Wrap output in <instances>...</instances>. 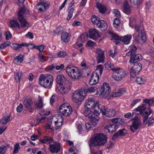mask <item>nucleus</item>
<instances>
[{
	"mask_svg": "<svg viewBox=\"0 0 154 154\" xmlns=\"http://www.w3.org/2000/svg\"><path fill=\"white\" fill-rule=\"evenodd\" d=\"M107 140L106 135L101 133H97L95 135L93 138L89 140V144L90 146L103 145L106 142Z\"/></svg>",
	"mask_w": 154,
	"mask_h": 154,
	"instance_id": "f257e3e1",
	"label": "nucleus"
},
{
	"mask_svg": "<svg viewBox=\"0 0 154 154\" xmlns=\"http://www.w3.org/2000/svg\"><path fill=\"white\" fill-rule=\"evenodd\" d=\"M100 109H94V112L90 110L85 109L83 112L84 116L89 119L93 126H95L97 125L99 119L98 111L100 110Z\"/></svg>",
	"mask_w": 154,
	"mask_h": 154,
	"instance_id": "f03ea898",
	"label": "nucleus"
},
{
	"mask_svg": "<svg viewBox=\"0 0 154 154\" xmlns=\"http://www.w3.org/2000/svg\"><path fill=\"white\" fill-rule=\"evenodd\" d=\"M53 77L49 74H41L39 77V83L45 88H51L53 84Z\"/></svg>",
	"mask_w": 154,
	"mask_h": 154,
	"instance_id": "7ed1b4c3",
	"label": "nucleus"
},
{
	"mask_svg": "<svg viewBox=\"0 0 154 154\" xmlns=\"http://www.w3.org/2000/svg\"><path fill=\"white\" fill-rule=\"evenodd\" d=\"M134 111L139 112V114L143 117V123L147 120L149 115L152 112L151 108L150 107L147 108L146 105L144 104L136 108Z\"/></svg>",
	"mask_w": 154,
	"mask_h": 154,
	"instance_id": "20e7f679",
	"label": "nucleus"
},
{
	"mask_svg": "<svg viewBox=\"0 0 154 154\" xmlns=\"http://www.w3.org/2000/svg\"><path fill=\"white\" fill-rule=\"evenodd\" d=\"M91 21L94 26L100 29L101 31H104L107 29V25L105 21L96 15H93L91 18Z\"/></svg>",
	"mask_w": 154,
	"mask_h": 154,
	"instance_id": "39448f33",
	"label": "nucleus"
},
{
	"mask_svg": "<svg viewBox=\"0 0 154 154\" xmlns=\"http://www.w3.org/2000/svg\"><path fill=\"white\" fill-rule=\"evenodd\" d=\"M103 70V65L101 64L98 65L95 72L93 73L91 76L89 81V84L91 85H93L96 84L99 81V75L102 74Z\"/></svg>",
	"mask_w": 154,
	"mask_h": 154,
	"instance_id": "423d86ee",
	"label": "nucleus"
},
{
	"mask_svg": "<svg viewBox=\"0 0 154 154\" xmlns=\"http://www.w3.org/2000/svg\"><path fill=\"white\" fill-rule=\"evenodd\" d=\"M86 95L85 91L78 90L74 92L72 94V100L74 103L80 104Z\"/></svg>",
	"mask_w": 154,
	"mask_h": 154,
	"instance_id": "0eeeda50",
	"label": "nucleus"
},
{
	"mask_svg": "<svg viewBox=\"0 0 154 154\" xmlns=\"http://www.w3.org/2000/svg\"><path fill=\"white\" fill-rule=\"evenodd\" d=\"M110 90V87L108 84L104 82L101 86L100 90L98 91V94L99 95L103 94L104 98L108 99L111 97V93L109 91Z\"/></svg>",
	"mask_w": 154,
	"mask_h": 154,
	"instance_id": "6e6552de",
	"label": "nucleus"
},
{
	"mask_svg": "<svg viewBox=\"0 0 154 154\" xmlns=\"http://www.w3.org/2000/svg\"><path fill=\"white\" fill-rule=\"evenodd\" d=\"M98 102V101H96L94 98H89L86 100L85 103V107L86 108V109L89 110L93 109L94 110L100 109Z\"/></svg>",
	"mask_w": 154,
	"mask_h": 154,
	"instance_id": "1a4fd4ad",
	"label": "nucleus"
},
{
	"mask_svg": "<svg viewBox=\"0 0 154 154\" xmlns=\"http://www.w3.org/2000/svg\"><path fill=\"white\" fill-rule=\"evenodd\" d=\"M132 124L130 126V129L131 132L134 133L142 125V122L137 116H135L130 121Z\"/></svg>",
	"mask_w": 154,
	"mask_h": 154,
	"instance_id": "9d476101",
	"label": "nucleus"
},
{
	"mask_svg": "<svg viewBox=\"0 0 154 154\" xmlns=\"http://www.w3.org/2000/svg\"><path fill=\"white\" fill-rule=\"evenodd\" d=\"M116 70H114V73L112 74V77L115 80L119 81L121 80L125 75V70L120 67H116Z\"/></svg>",
	"mask_w": 154,
	"mask_h": 154,
	"instance_id": "9b49d317",
	"label": "nucleus"
},
{
	"mask_svg": "<svg viewBox=\"0 0 154 154\" xmlns=\"http://www.w3.org/2000/svg\"><path fill=\"white\" fill-rule=\"evenodd\" d=\"M100 111L103 115L109 118L114 117L116 114V112L114 109L106 108L104 106L101 107Z\"/></svg>",
	"mask_w": 154,
	"mask_h": 154,
	"instance_id": "f8f14e48",
	"label": "nucleus"
},
{
	"mask_svg": "<svg viewBox=\"0 0 154 154\" xmlns=\"http://www.w3.org/2000/svg\"><path fill=\"white\" fill-rule=\"evenodd\" d=\"M49 5L47 2L41 1L37 4L36 8L39 12L42 13L49 8Z\"/></svg>",
	"mask_w": 154,
	"mask_h": 154,
	"instance_id": "ddd939ff",
	"label": "nucleus"
},
{
	"mask_svg": "<svg viewBox=\"0 0 154 154\" xmlns=\"http://www.w3.org/2000/svg\"><path fill=\"white\" fill-rule=\"evenodd\" d=\"M134 65L131 67L130 74L131 77H134L142 69V65L140 63H134Z\"/></svg>",
	"mask_w": 154,
	"mask_h": 154,
	"instance_id": "4468645a",
	"label": "nucleus"
},
{
	"mask_svg": "<svg viewBox=\"0 0 154 154\" xmlns=\"http://www.w3.org/2000/svg\"><path fill=\"white\" fill-rule=\"evenodd\" d=\"M96 54L97 55V60L98 63L103 62L104 61V52L100 48H96L95 50Z\"/></svg>",
	"mask_w": 154,
	"mask_h": 154,
	"instance_id": "2eb2a0df",
	"label": "nucleus"
},
{
	"mask_svg": "<svg viewBox=\"0 0 154 154\" xmlns=\"http://www.w3.org/2000/svg\"><path fill=\"white\" fill-rule=\"evenodd\" d=\"M60 145L57 142L54 143L53 144H50L48 149L52 153H57L60 150Z\"/></svg>",
	"mask_w": 154,
	"mask_h": 154,
	"instance_id": "dca6fc26",
	"label": "nucleus"
},
{
	"mask_svg": "<svg viewBox=\"0 0 154 154\" xmlns=\"http://www.w3.org/2000/svg\"><path fill=\"white\" fill-rule=\"evenodd\" d=\"M98 31L94 28L91 29L89 30V37L90 38L95 40L98 38L100 37Z\"/></svg>",
	"mask_w": 154,
	"mask_h": 154,
	"instance_id": "f3484780",
	"label": "nucleus"
},
{
	"mask_svg": "<svg viewBox=\"0 0 154 154\" xmlns=\"http://www.w3.org/2000/svg\"><path fill=\"white\" fill-rule=\"evenodd\" d=\"M142 59V55L139 54H133L130 56V59L129 62L131 63H135Z\"/></svg>",
	"mask_w": 154,
	"mask_h": 154,
	"instance_id": "a211bd4d",
	"label": "nucleus"
},
{
	"mask_svg": "<svg viewBox=\"0 0 154 154\" xmlns=\"http://www.w3.org/2000/svg\"><path fill=\"white\" fill-rule=\"evenodd\" d=\"M82 73L79 69L77 68L74 69L71 72V75H68L69 76L71 77L73 79H79L82 76Z\"/></svg>",
	"mask_w": 154,
	"mask_h": 154,
	"instance_id": "6ab92c4d",
	"label": "nucleus"
},
{
	"mask_svg": "<svg viewBox=\"0 0 154 154\" xmlns=\"http://www.w3.org/2000/svg\"><path fill=\"white\" fill-rule=\"evenodd\" d=\"M23 104L29 110L30 112H32L34 109L32 106V100L31 99H26L24 100Z\"/></svg>",
	"mask_w": 154,
	"mask_h": 154,
	"instance_id": "aec40b11",
	"label": "nucleus"
},
{
	"mask_svg": "<svg viewBox=\"0 0 154 154\" xmlns=\"http://www.w3.org/2000/svg\"><path fill=\"white\" fill-rule=\"evenodd\" d=\"M119 128L118 125L115 124H109L106 126L105 128V131H108L109 133H112L115 131Z\"/></svg>",
	"mask_w": 154,
	"mask_h": 154,
	"instance_id": "412c9836",
	"label": "nucleus"
},
{
	"mask_svg": "<svg viewBox=\"0 0 154 154\" xmlns=\"http://www.w3.org/2000/svg\"><path fill=\"white\" fill-rule=\"evenodd\" d=\"M127 132V130L125 128L119 130L114 134L112 137V139L113 140H115L119 136H125Z\"/></svg>",
	"mask_w": 154,
	"mask_h": 154,
	"instance_id": "4be33fe9",
	"label": "nucleus"
},
{
	"mask_svg": "<svg viewBox=\"0 0 154 154\" xmlns=\"http://www.w3.org/2000/svg\"><path fill=\"white\" fill-rule=\"evenodd\" d=\"M132 38V35H127L120 37V41L124 44L127 45L129 44Z\"/></svg>",
	"mask_w": 154,
	"mask_h": 154,
	"instance_id": "5701e85b",
	"label": "nucleus"
},
{
	"mask_svg": "<svg viewBox=\"0 0 154 154\" xmlns=\"http://www.w3.org/2000/svg\"><path fill=\"white\" fill-rule=\"evenodd\" d=\"M39 141L43 143L49 144L53 142L54 140L53 138L49 136H45L42 139H40Z\"/></svg>",
	"mask_w": 154,
	"mask_h": 154,
	"instance_id": "b1692460",
	"label": "nucleus"
},
{
	"mask_svg": "<svg viewBox=\"0 0 154 154\" xmlns=\"http://www.w3.org/2000/svg\"><path fill=\"white\" fill-rule=\"evenodd\" d=\"M123 11L127 14H129L131 12V9L130 6L128 4L127 2H125L123 3L122 6Z\"/></svg>",
	"mask_w": 154,
	"mask_h": 154,
	"instance_id": "393cba45",
	"label": "nucleus"
},
{
	"mask_svg": "<svg viewBox=\"0 0 154 154\" xmlns=\"http://www.w3.org/2000/svg\"><path fill=\"white\" fill-rule=\"evenodd\" d=\"M38 101L34 102V106L37 109H41L43 106V101L42 97L40 96H38Z\"/></svg>",
	"mask_w": 154,
	"mask_h": 154,
	"instance_id": "a878e982",
	"label": "nucleus"
},
{
	"mask_svg": "<svg viewBox=\"0 0 154 154\" xmlns=\"http://www.w3.org/2000/svg\"><path fill=\"white\" fill-rule=\"evenodd\" d=\"M44 115V114H39L37 116V120L34 121V126H36L40 123L43 122L42 121L44 120L45 119V116H43V115Z\"/></svg>",
	"mask_w": 154,
	"mask_h": 154,
	"instance_id": "bb28decb",
	"label": "nucleus"
},
{
	"mask_svg": "<svg viewBox=\"0 0 154 154\" xmlns=\"http://www.w3.org/2000/svg\"><path fill=\"white\" fill-rule=\"evenodd\" d=\"M105 68L107 70H112L114 71L116 70V67L115 68L114 66V65L112 63L109 61H107L104 64Z\"/></svg>",
	"mask_w": 154,
	"mask_h": 154,
	"instance_id": "cd10ccee",
	"label": "nucleus"
},
{
	"mask_svg": "<svg viewBox=\"0 0 154 154\" xmlns=\"http://www.w3.org/2000/svg\"><path fill=\"white\" fill-rule=\"evenodd\" d=\"M69 105V104L67 103H65L62 104L59 107V111L62 115H63V113L65 111H68L67 107Z\"/></svg>",
	"mask_w": 154,
	"mask_h": 154,
	"instance_id": "c85d7f7f",
	"label": "nucleus"
},
{
	"mask_svg": "<svg viewBox=\"0 0 154 154\" xmlns=\"http://www.w3.org/2000/svg\"><path fill=\"white\" fill-rule=\"evenodd\" d=\"M61 39L64 42L66 43L69 41V38L68 34L66 32H63L61 36Z\"/></svg>",
	"mask_w": 154,
	"mask_h": 154,
	"instance_id": "c756f323",
	"label": "nucleus"
},
{
	"mask_svg": "<svg viewBox=\"0 0 154 154\" xmlns=\"http://www.w3.org/2000/svg\"><path fill=\"white\" fill-rule=\"evenodd\" d=\"M97 7L100 13L103 14L105 13L106 11V8L104 5L98 3H97Z\"/></svg>",
	"mask_w": 154,
	"mask_h": 154,
	"instance_id": "7c9ffc66",
	"label": "nucleus"
},
{
	"mask_svg": "<svg viewBox=\"0 0 154 154\" xmlns=\"http://www.w3.org/2000/svg\"><path fill=\"white\" fill-rule=\"evenodd\" d=\"M9 26L11 28L17 27L19 28L20 27V24L16 20H11L9 23Z\"/></svg>",
	"mask_w": 154,
	"mask_h": 154,
	"instance_id": "2f4dec72",
	"label": "nucleus"
},
{
	"mask_svg": "<svg viewBox=\"0 0 154 154\" xmlns=\"http://www.w3.org/2000/svg\"><path fill=\"white\" fill-rule=\"evenodd\" d=\"M134 29L136 32H137V34H138V35L136 37L134 34L133 36L134 37L135 40L137 41L138 43L141 44V43H140L141 42L140 41V39H139L140 36L139 32L140 27L139 26L136 25L135 26Z\"/></svg>",
	"mask_w": 154,
	"mask_h": 154,
	"instance_id": "473e14b6",
	"label": "nucleus"
},
{
	"mask_svg": "<svg viewBox=\"0 0 154 154\" xmlns=\"http://www.w3.org/2000/svg\"><path fill=\"white\" fill-rule=\"evenodd\" d=\"M26 43H23L21 44H18L17 43H13L12 45L13 48L15 50L19 49V48H21L22 47L27 46H28Z\"/></svg>",
	"mask_w": 154,
	"mask_h": 154,
	"instance_id": "72a5a7b5",
	"label": "nucleus"
},
{
	"mask_svg": "<svg viewBox=\"0 0 154 154\" xmlns=\"http://www.w3.org/2000/svg\"><path fill=\"white\" fill-rule=\"evenodd\" d=\"M18 20L20 22L22 27L24 28L28 27V23L24 19V18L18 19Z\"/></svg>",
	"mask_w": 154,
	"mask_h": 154,
	"instance_id": "f704fd0d",
	"label": "nucleus"
},
{
	"mask_svg": "<svg viewBox=\"0 0 154 154\" xmlns=\"http://www.w3.org/2000/svg\"><path fill=\"white\" fill-rule=\"evenodd\" d=\"M22 74V71L20 70L17 71L16 73L14 72V76L15 79L17 82L20 81Z\"/></svg>",
	"mask_w": 154,
	"mask_h": 154,
	"instance_id": "c9c22d12",
	"label": "nucleus"
},
{
	"mask_svg": "<svg viewBox=\"0 0 154 154\" xmlns=\"http://www.w3.org/2000/svg\"><path fill=\"white\" fill-rule=\"evenodd\" d=\"M65 79V77L63 75H59L56 78V82L58 84L61 85Z\"/></svg>",
	"mask_w": 154,
	"mask_h": 154,
	"instance_id": "e433bc0d",
	"label": "nucleus"
},
{
	"mask_svg": "<svg viewBox=\"0 0 154 154\" xmlns=\"http://www.w3.org/2000/svg\"><path fill=\"white\" fill-rule=\"evenodd\" d=\"M131 3L133 4L135 8L139 7L142 4L141 0H130Z\"/></svg>",
	"mask_w": 154,
	"mask_h": 154,
	"instance_id": "4c0bfd02",
	"label": "nucleus"
},
{
	"mask_svg": "<svg viewBox=\"0 0 154 154\" xmlns=\"http://www.w3.org/2000/svg\"><path fill=\"white\" fill-rule=\"evenodd\" d=\"M88 35L87 33H84L78 37V40L80 41L81 42H84L87 40Z\"/></svg>",
	"mask_w": 154,
	"mask_h": 154,
	"instance_id": "58836bf2",
	"label": "nucleus"
},
{
	"mask_svg": "<svg viewBox=\"0 0 154 154\" xmlns=\"http://www.w3.org/2000/svg\"><path fill=\"white\" fill-rule=\"evenodd\" d=\"M70 88L65 87L62 86L60 89L59 91L62 94H65L69 92Z\"/></svg>",
	"mask_w": 154,
	"mask_h": 154,
	"instance_id": "ea45409f",
	"label": "nucleus"
},
{
	"mask_svg": "<svg viewBox=\"0 0 154 154\" xmlns=\"http://www.w3.org/2000/svg\"><path fill=\"white\" fill-rule=\"evenodd\" d=\"M11 117L10 115L7 117H3L1 119V122L3 125H5L10 120Z\"/></svg>",
	"mask_w": 154,
	"mask_h": 154,
	"instance_id": "a19ab883",
	"label": "nucleus"
},
{
	"mask_svg": "<svg viewBox=\"0 0 154 154\" xmlns=\"http://www.w3.org/2000/svg\"><path fill=\"white\" fill-rule=\"evenodd\" d=\"M62 121L60 122H59L58 121H55L54 123H55V127L53 128V131H56L61 126L62 124Z\"/></svg>",
	"mask_w": 154,
	"mask_h": 154,
	"instance_id": "79ce46f5",
	"label": "nucleus"
},
{
	"mask_svg": "<svg viewBox=\"0 0 154 154\" xmlns=\"http://www.w3.org/2000/svg\"><path fill=\"white\" fill-rule=\"evenodd\" d=\"M26 10L24 8H21L18 13V19L24 18L23 14L26 13Z\"/></svg>",
	"mask_w": 154,
	"mask_h": 154,
	"instance_id": "37998d69",
	"label": "nucleus"
},
{
	"mask_svg": "<svg viewBox=\"0 0 154 154\" xmlns=\"http://www.w3.org/2000/svg\"><path fill=\"white\" fill-rule=\"evenodd\" d=\"M20 149V147L19 143H15L14 145V149L12 154H15L18 153Z\"/></svg>",
	"mask_w": 154,
	"mask_h": 154,
	"instance_id": "c03bdc74",
	"label": "nucleus"
},
{
	"mask_svg": "<svg viewBox=\"0 0 154 154\" xmlns=\"http://www.w3.org/2000/svg\"><path fill=\"white\" fill-rule=\"evenodd\" d=\"M61 85L65 87L70 88L71 84L69 80H67L65 78V79L64 80L63 83Z\"/></svg>",
	"mask_w": 154,
	"mask_h": 154,
	"instance_id": "a18cd8bd",
	"label": "nucleus"
},
{
	"mask_svg": "<svg viewBox=\"0 0 154 154\" xmlns=\"http://www.w3.org/2000/svg\"><path fill=\"white\" fill-rule=\"evenodd\" d=\"M67 108H68V111H65L63 113V116H68L72 113V110L71 107L69 105L68 106Z\"/></svg>",
	"mask_w": 154,
	"mask_h": 154,
	"instance_id": "49530a36",
	"label": "nucleus"
},
{
	"mask_svg": "<svg viewBox=\"0 0 154 154\" xmlns=\"http://www.w3.org/2000/svg\"><path fill=\"white\" fill-rule=\"evenodd\" d=\"M154 102V101L152 99H145L143 101V103L148 104L149 106L152 105Z\"/></svg>",
	"mask_w": 154,
	"mask_h": 154,
	"instance_id": "de8ad7c7",
	"label": "nucleus"
},
{
	"mask_svg": "<svg viewBox=\"0 0 154 154\" xmlns=\"http://www.w3.org/2000/svg\"><path fill=\"white\" fill-rule=\"evenodd\" d=\"M75 69L74 67L70 65H68L66 68V72L68 75H71V72H72L73 69Z\"/></svg>",
	"mask_w": 154,
	"mask_h": 154,
	"instance_id": "09e8293b",
	"label": "nucleus"
},
{
	"mask_svg": "<svg viewBox=\"0 0 154 154\" xmlns=\"http://www.w3.org/2000/svg\"><path fill=\"white\" fill-rule=\"evenodd\" d=\"M11 43L8 41H6L2 43L0 45V49H4L6 48L7 46L10 45Z\"/></svg>",
	"mask_w": 154,
	"mask_h": 154,
	"instance_id": "8fccbe9b",
	"label": "nucleus"
},
{
	"mask_svg": "<svg viewBox=\"0 0 154 154\" xmlns=\"http://www.w3.org/2000/svg\"><path fill=\"white\" fill-rule=\"evenodd\" d=\"M120 23V21L119 18H116L114 20L113 25L116 28H117Z\"/></svg>",
	"mask_w": 154,
	"mask_h": 154,
	"instance_id": "3c124183",
	"label": "nucleus"
},
{
	"mask_svg": "<svg viewBox=\"0 0 154 154\" xmlns=\"http://www.w3.org/2000/svg\"><path fill=\"white\" fill-rule=\"evenodd\" d=\"M38 57L39 60L42 62L46 61V57L42 55V52H39L38 53Z\"/></svg>",
	"mask_w": 154,
	"mask_h": 154,
	"instance_id": "603ef678",
	"label": "nucleus"
},
{
	"mask_svg": "<svg viewBox=\"0 0 154 154\" xmlns=\"http://www.w3.org/2000/svg\"><path fill=\"white\" fill-rule=\"evenodd\" d=\"M63 30L61 26H59L55 30H54V32L55 34L60 35Z\"/></svg>",
	"mask_w": 154,
	"mask_h": 154,
	"instance_id": "864d4df0",
	"label": "nucleus"
},
{
	"mask_svg": "<svg viewBox=\"0 0 154 154\" xmlns=\"http://www.w3.org/2000/svg\"><path fill=\"white\" fill-rule=\"evenodd\" d=\"M32 48L36 49L39 51V52H42L44 49V46L43 45H41L39 46L33 45Z\"/></svg>",
	"mask_w": 154,
	"mask_h": 154,
	"instance_id": "5fc2aeb1",
	"label": "nucleus"
},
{
	"mask_svg": "<svg viewBox=\"0 0 154 154\" xmlns=\"http://www.w3.org/2000/svg\"><path fill=\"white\" fill-rule=\"evenodd\" d=\"M74 11V9L73 8H71L69 11L68 15L66 18L67 20H69L72 18Z\"/></svg>",
	"mask_w": 154,
	"mask_h": 154,
	"instance_id": "6e6d98bb",
	"label": "nucleus"
},
{
	"mask_svg": "<svg viewBox=\"0 0 154 154\" xmlns=\"http://www.w3.org/2000/svg\"><path fill=\"white\" fill-rule=\"evenodd\" d=\"M145 80L142 77H137L136 80L137 83L139 85L143 84L145 82Z\"/></svg>",
	"mask_w": 154,
	"mask_h": 154,
	"instance_id": "4d7b16f0",
	"label": "nucleus"
},
{
	"mask_svg": "<svg viewBox=\"0 0 154 154\" xmlns=\"http://www.w3.org/2000/svg\"><path fill=\"white\" fill-rule=\"evenodd\" d=\"M97 88L95 87H91L88 88L87 90H83L85 91V93H92L94 92L96 90Z\"/></svg>",
	"mask_w": 154,
	"mask_h": 154,
	"instance_id": "13d9d810",
	"label": "nucleus"
},
{
	"mask_svg": "<svg viewBox=\"0 0 154 154\" xmlns=\"http://www.w3.org/2000/svg\"><path fill=\"white\" fill-rule=\"evenodd\" d=\"M57 55L59 57H64L67 55V53L63 51H59L57 53Z\"/></svg>",
	"mask_w": 154,
	"mask_h": 154,
	"instance_id": "bf43d9fd",
	"label": "nucleus"
},
{
	"mask_svg": "<svg viewBox=\"0 0 154 154\" xmlns=\"http://www.w3.org/2000/svg\"><path fill=\"white\" fill-rule=\"evenodd\" d=\"M140 35H141V37L140 38H140H139V39H140H140H141V40L143 42H144L146 41V36H145V35L144 33V31L143 30H142L141 31L140 33Z\"/></svg>",
	"mask_w": 154,
	"mask_h": 154,
	"instance_id": "052dcab7",
	"label": "nucleus"
},
{
	"mask_svg": "<svg viewBox=\"0 0 154 154\" xmlns=\"http://www.w3.org/2000/svg\"><path fill=\"white\" fill-rule=\"evenodd\" d=\"M52 124V120L51 119L49 120L45 125V128L46 129H51L53 130V128H51V125Z\"/></svg>",
	"mask_w": 154,
	"mask_h": 154,
	"instance_id": "680f3d73",
	"label": "nucleus"
},
{
	"mask_svg": "<svg viewBox=\"0 0 154 154\" xmlns=\"http://www.w3.org/2000/svg\"><path fill=\"white\" fill-rule=\"evenodd\" d=\"M14 60L17 62L21 63L23 60V57L20 56H18L14 58Z\"/></svg>",
	"mask_w": 154,
	"mask_h": 154,
	"instance_id": "e2e57ef3",
	"label": "nucleus"
},
{
	"mask_svg": "<svg viewBox=\"0 0 154 154\" xmlns=\"http://www.w3.org/2000/svg\"><path fill=\"white\" fill-rule=\"evenodd\" d=\"M154 123V119L152 117L149 118L148 121V122H146L145 125L147 124L148 126H149L151 124H153Z\"/></svg>",
	"mask_w": 154,
	"mask_h": 154,
	"instance_id": "0e129e2a",
	"label": "nucleus"
},
{
	"mask_svg": "<svg viewBox=\"0 0 154 154\" xmlns=\"http://www.w3.org/2000/svg\"><path fill=\"white\" fill-rule=\"evenodd\" d=\"M6 149L7 148L5 146H2L0 147V153L1 154H4Z\"/></svg>",
	"mask_w": 154,
	"mask_h": 154,
	"instance_id": "69168bd1",
	"label": "nucleus"
},
{
	"mask_svg": "<svg viewBox=\"0 0 154 154\" xmlns=\"http://www.w3.org/2000/svg\"><path fill=\"white\" fill-rule=\"evenodd\" d=\"M23 109V106L22 103H20L16 108V110L18 112H21Z\"/></svg>",
	"mask_w": 154,
	"mask_h": 154,
	"instance_id": "338daca9",
	"label": "nucleus"
},
{
	"mask_svg": "<svg viewBox=\"0 0 154 154\" xmlns=\"http://www.w3.org/2000/svg\"><path fill=\"white\" fill-rule=\"evenodd\" d=\"M95 44L96 43L95 42L90 40L87 42L86 45L89 47H92L93 45Z\"/></svg>",
	"mask_w": 154,
	"mask_h": 154,
	"instance_id": "774afa93",
	"label": "nucleus"
}]
</instances>
